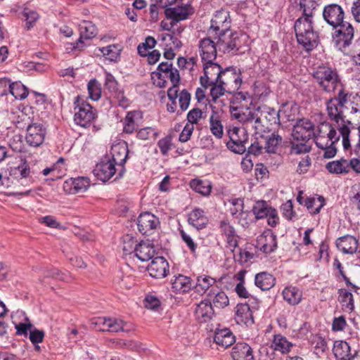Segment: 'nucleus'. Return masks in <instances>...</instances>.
I'll list each match as a JSON object with an SVG mask.
<instances>
[{
	"mask_svg": "<svg viewBox=\"0 0 360 360\" xmlns=\"http://www.w3.org/2000/svg\"><path fill=\"white\" fill-rule=\"evenodd\" d=\"M256 247L265 254L274 252L277 248L276 236L272 233H263L257 237Z\"/></svg>",
	"mask_w": 360,
	"mask_h": 360,
	"instance_id": "20",
	"label": "nucleus"
},
{
	"mask_svg": "<svg viewBox=\"0 0 360 360\" xmlns=\"http://www.w3.org/2000/svg\"><path fill=\"white\" fill-rule=\"evenodd\" d=\"M172 137L170 136H167L158 142V146L164 156L168 155L169 151L172 149Z\"/></svg>",
	"mask_w": 360,
	"mask_h": 360,
	"instance_id": "58",
	"label": "nucleus"
},
{
	"mask_svg": "<svg viewBox=\"0 0 360 360\" xmlns=\"http://www.w3.org/2000/svg\"><path fill=\"white\" fill-rule=\"evenodd\" d=\"M216 283L215 278L209 276H199L197 277L195 289L198 293H205Z\"/></svg>",
	"mask_w": 360,
	"mask_h": 360,
	"instance_id": "38",
	"label": "nucleus"
},
{
	"mask_svg": "<svg viewBox=\"0 0 360 360\" xmlns=\"http://www.w3.org/2000/svg\"><path fill=\"white\" fill-rule=\"evenodd\" d=\"M248 136L242 137L240 139H236L233 136V141L227 142L226 146L228 148L231 150L235 153L243 154L245 152L247 147L245 146L248 142Z\"/></svg>",
	"mask_w": 360,
	"mask_h": 360,
	"instance_id": "45",
	"label": "nucleus"
},
{
	"mask_svg": "<svg viewBox=\"0 0 360 360\" xmlns=\"http://www.w3.org/2000/svg\"><path fill=\"white\" fill-rule=\"evenodd\" d=\"M326 134L328 140L332 143H336L339 139L340 136L337 134L336 130L329 123L322 124L321 128L319 129L321 134Z\"/></svg>",
	"mask_w": 360,
	"mask_h": 360,
	"instance_id": "53",
	"label": "nucleus"
},
{
	"mask_svg": "<svg viewBox=\"0 0 360 360\" xmlns=\"http://www.w3.org/2000/svg\"><path fill=\"white\" fill-rule=\"evenodd\" d=\"M282 295L283 299L292 306L300 304L302 299V291L298 288L292 285L285 287Z\"/></svg>",
	"mask_w": 360,
	"mask_h": 360,
	"instance_id": "32",
	"label": "nucleus"
},
{
	"mask_svg": "<svg viewBox=\"0 0 360 360\" xmlns=\"http://www.w3.org/2000/svg\"><path fill=\"white\" fill-rule=\"evenodd\" d=\"M138 114L136 111L127 112L124 120L123 131L127 134H132L137 128V124L134 121L136 115Z\"/></svg>",
	"mask_w": 360,
	"mask_h": 360,
	"instance_id": "50",
	"label": "nucleus"
},
{
	"mask_svg": "<svg viewBox=\"0 0 360 360\" xmlns=\"http://www.w3.org/2000/svg\"><path fill=\"white\" fill-rule=\"evenodd\" d=\"M89 98L94 101H98L101 96V84L96 79H91L87 85Z\"/></svg>",
	"mask_w": 360,
	"mask_h": 360,
	"instance_id": "52",
	"label": "nucleus"
},
{
	"mask_svg": "<svg viewBox=\"0 0 360 360\" xmlns=\"http://www.w3.org/2000/svg\"><path fill=\"white\" fill-rule=\"evenodd\" d=\"M325 199L323 196L315 198H307L304 200V206L313 214L319 213L321 209L323 207Z\"/></svg>",
	"mask_w": 360,
	"mask_h": 360,
	"instance_id": "40",
	"label": "nucleus"
},
{
	"mask_svg": "<svg viewBox=\"0 0 360 360\" xmlns=\"http://www.w3.org/2000/svg\"><path fill=\"white\" fill-rule=\"evenodd\" d=\"M333 352L337 360H352L357 354L356 350L352 353L350 345L343 340L334 342Z\"/></svg>",
	"mask_w": 360,
	"mask_h": 360,
	"instance_id": "22",
	"label": "nucleus"
},
{
	"mask_svg": "<svg viewBox=\"0 0 360 360\" xmlns=\"http://www.w3.org/2000/svg\"><path fill=\"white\" fill-rule=\"evenodd\" d=\"M292 136L295 141L307 142L315 136L314 123L306 118L298 120L293 127Z\"/></svg>",
	"mask_w": 360,
	"mask_h": 360,
	"instance_id": "10",
	"label": "nucleus"
},
{
	"mask_svg": "<svg viewBox=\"0 0 360 360\" xmlns=\"http://www.w3.org/2000/svg\"><path fill=\"white\" fill-rule=\"evenodd\" d=\"M231 116L243 124L252 123L254 120V112L246 108L245 111H240L237 107H230Z\"/></svg>",
	"mask_w": 360,
	"mask_h": 360,
	"instance_id": "35",
	"label": "nucleus"
},
{
	"mask_svg": "<svg viewBox=\"0 0 360 360\" xmlns=\"http://www.w3.org/2000/svg\"><path fill=\"white\" fill-rule=\"evenodd\" d=\"M159 225V219L148 212L140 214L137 219L138 230L143 235L150 236Z\"/></svg>",
	"mask_w": 360,
	"mask_h": 360,
	"instance_id": "16",
	"label": "nucleus"
},
{
	"mask_svg": "<svg viewBox=\"0 0 360 360\" xmlns=\"http://www.w3.org/2000/svg\"><path fill=\"white\" fill-rule=\"evenodd\" d=\"M311 150V146L307 145L305 143H292L290 148V153L300 155L302 153H307Z\"/></svg>",
	"mask_w": 360,
	"mask_h": 360,
	"instance_id": "62",
	"label": "nucleus"
},
{
	"mask_svg": "<svg viewBox=\"0 0 360 360\" xmlns=\"http://www.w3.org/2000/svg\"><path fill=\"white\" fill-rule=\"evenodd\" d=\"M9 175L16 179H26L30 174V167L29 163L25 159H20V163L17 166L11 167L8 169Z\"/></svg>",
	"mask_w": 360,
	"mask_h": 360,
	"instance_id": "30",
	"label": "nucleus"
},
{
	"mask_svg": "<svg viewBox=\"0 0 360 360\" xmlns=\"http://www.w3.org/2000/svg\"><path fill=\"white\" fill-rule=\"evenodd\" d=\"M312 77L320 89L326 93H334L338 86H345L338 70L329 66H319Z\"/></svg>",
	"mask_w": 360,
	"mask_h": 360,
	"instance_id": "4",
	"label": "nucleus"
},
{
	"mask_svg": "<svg viewBox=\"0 0 360 360\" xmlns=\"http://www.w3.org/2000/svg\"><path fill=\"white\" fill-rule=\"evenodd\" d=\"M193 13L194 8L191 3H184L183 0H179L174 6H172L170 8H166V10H165L167 18L175 22L186 20Z\"/></svg>",
	"mask_w": 360,
	"mask_h": 360,
	"instance_id": "12",
	"label": "nucleus"
},
{
	"mask_svg": "<svg viewBox=\"0 0 360 360\" xmlns=\"http://www.w3.org/2000/svg\"><path fill=\"white\" fill-rule=\"evenodd\" d=\"M202 112L198 108H193L187 114L188 124L193 125L197 124L199 120L202 117Z\"/></svg>",
	"mask_w": 360,
	"mask_h": 360,
	"instance_id": "61",
	"label": "nucleus"
},
{
	"mask_svg": "<svg viewBox=\"0 0 360 360\" xmlns=\"http://www.w3.org/2000/svg\"><path fill=\"white\" fill-rule=\"evenodd\" d=\"M22 14L25 19L27 30L31 29L39 19V14L35 11L29 8H25Z\"/></svg>",
	"mask_w": 360,
	"mask_h": 360,
	"instance_id": "54",
	"label": "nucleus"
},
{
	"mask_svg": "<svg viewBox=\"0 0 360 360\" xmlns=\"http://www.w3.org/2000/svg\"><path fill=\"white\" fill-rule=\"evenodd\" d=\"M222 70L223 68L214 61L203 62V75L200 77L201 86L205 89L214 86L219 79L217 77L221 74Z\"/></svg>",
	"mask_w": 360,
	"mask_h": 360,
	"instance_id": "11",
	"label": "nucleus"
},
{
	"mask_svg": "<svg viewBox=\"0 0 360 360\" xmlns=\"http://www.w3.org/2000/svg\"><path fill=\"white\" fill-rule=\"evenodd\" d=\"M147 270L151 277L162 278L169 272V264L163 257H157L152 260Z\"/></svg>",
	"mask_w": 360,
	"mask_h": 360,
	"instance_id": "18",
	"label": "nucleus"
},
{
	"mask_svg": "<svg viewBox=\"0 0 360 360\" xmlns=\"http://www.w3.org/2000/svg\"><path fill=\"white\" fill-rule=\"evenodd\" d=\"M328 172L335 174H346L349 173L348 160L341 158L339 160L331 161L326 164Z\"/></svg>",
	"mask_w": 360,
	"mask_h": 360,
	"instance_id": "34",
	"label": "nucleus"
},
{
	"mask_svg": "<svg viewBox=\"0 0 360 360\" xmlns=\"http://www.w3.org/2000/svg\"><path fill=\"white\" fill-rule=\"evenodd\" d=\"M74 105L75 123L81 127H87L96 117V110L79 96L75 97Z\"/></svg>",
	"mask_w": 360,
	"mask_h": 360,
	"instance_id": "6",
	"label": "nucleus"
},
{
	"mask_svg": "<svg viewBox=\"0 0 360 360\" xmlns=\"http://www.w3.org/2000/svg\"><path fill=\"white\" fill-rule=\"evenodd\" d=\"M235 320L239 325H245L248 326L254 323L252 312L248 304H237L235 312Z\"/></svg>",
	"mask_w": 360,
	"mask_h": 360,
	"instance_id": "23",
	"label": "nucleus"
},
{
	"mask_svg": "<svg viewBox=\"0 0 360 360\" xmlns=\"http://www.w3.org/2000/svg\"><path fill=\"white\" fill-rule=\"evenodd\" d=\"M273 344L274 345V349L280 351L283 354L289 352L292 347V344L285 337L280 334L274 335Z\"/></svg>",
	"mask_w": 360,
	"mask_h": 360,
	"instance_id": "44",
	"label": "nucleus"
},
{
	"mask_svg": "<svg viewBox=\"0 0 360 360\" xmlns=\"http://www.w3.org/2000/svg\"><path fill=\"white\" fill-rule=\"evenodd\" d=\"M336 246L345 254H353L357 250L358 241L354 237L346 235L337 239Z\"/></svg>",
	"mask_w": 360,
	"mask_h": 360,
	"instance_id": "27",
	"label": "nucleus"
},
{
	"mask_svg": "<svg viewBox=\"0 0 360 360\" xmlns=\"http://www.w3.org/2000/svg\"><path fill=\"white\" fill-rule=\"evenodd\" d=\"M104 85L113 96L122 91L119 88L118 83L114 76L110 72H105Z\"/></svg>",
	"mask_w": 360,
	"mask_h": 360,
	"instance_id": "51",
	"label": "nucleus"
},
{
	"mask_svg": "<svg viewBox=\"0 0 360 360\" xmlns=\"http://www.w3.org/2000/svg\"><path fill=\"white\" fill-rule=\"evenodd\" d=\"M115 166L116 165L110 160V156L106 155L96 165L94 173L98 179L106 182L116 174Z\"/></svg>",
	"mask_w": 360,
	"mask_h": 360,
	"instance_id": "17",
	"label": "nucleus"
},
{
	"mask_svg": "<svg viewBox=\"0 0 360 360\" xmlns=\"http://www.w3.org/2000/svg\"><path fill=\"white\" fill-rule=\"evenodd\" d=\"M257 110H261V114L264 116L269 124H281L280 111L268 106L259 107Z\"/></svg>",
	"mask_w": 360,
	"mask_h": 360,
	"instance_id": "39",
	"label": "nucleus"
},
{
	"mask_svg": "<svg viewBox=\"0 0 360 360\" xmlns=\"http://www.w3.org/2000/svg\"><path fill=\"white\" fill-rule=\"evenodd\" d=\"M352 93L346 90L345 86L339 89L337 95L326 101V112L328 118L335 122L337 127L342 124H352L351 121L345 120L344 109L347 108Z\"/></svg>",
	"mask_w": 360,
	"mask_h": 360,
	"instance_id": "3",
	"label": "nucleus"
},
{
	"mask_svg": "<svg viewBox=\"0 0 360 360\" xmlns=\"http://www.w3.org/2000/svg\"><path fill=\"white\" fill-rule=\"evenodd\" d=\"M255 284L262 290H268L276 284L275 277L266 271L257 274L255 277Z\"/></svg>",
	"mask_w": 360,
	"mask_h": 360,
	"instance_id": "31",
	"label": "nucleus"
},
{
	"mask_svg": "<svg viewBox=\"0 0 360 360\" xmlns=\"http://www.w3.org/2000/svg\"><path fill=\"white\" fill-rule=\"evenodd\" d=\"M190 186L195 192L203 195H209L212 190V186L209 182L196 179L191 181Z\"/></svg>",
	"mask_w": 360,
	"mask_h": 360,
	"instance_id": "46",
	"label": "nucleus"
},
{
	"mask_svg": "<svg viewBox=\"0 0 360 360\" xmlns=\"http://www.w3.org/2000/svg\"><path fill=\"white\" fill-rule=\"evenodd\" d=\"M207 300L216 308H224L229 304V298L226 293L219 289H212L207 295Z\"/></svg>",
	"mask_w": 360,
	"mask_h": 360,
	"instance_id": "33",
	"label": "nucleus"
},
{
	"mask_svg": "<svg viewBox=\"0 0 360 360\" xmlns=\"http://www.w3.org/2000/svg\"><path fill=\"white\" fill-rule=\"evenodd\" d=\"M10 94L14 96L15 99H25L28 95L27 88L20 82L11 83Z\"/></svg>",
	"mask_w": 360,
	"mask_h": 360,
	"instance_id": "43",
	"label": "nucleus"
},
{
	"mask_svg": "<svg viewBox=\"0 0 360 360\" xmlns=\"http://www.w3.org/2000/svg\"><path fill=\"white\" fill-rule=\"evenodd\" d=\"M273 208L269 207L267 203L264 200L257 201L252 207V212L255 215V217L259 219H263L268 216L270 212V210Z\"/></svg>",
	"mask_w": 360,
	"mask_h": 360,
	"instance_id": "48",
	"label": "nucleus"
},
{
	"mask_svg": "<svg viewBox=\"0 0 360 360\" xmlns=\"http://www.w3.org/2000/svg\"><path fill=\"white\" fill-rule=\"evenodd\" d=\"M44 332L37 328L31 329L30 332V340L34 344L41 342L44 340Z\"/></svg>",
	"mask_w": 360,
	"mask_h": 360,
	"instance_id": "64",
	"label": "nucleus"
},
{
	"mask_svg": "<svg viewBox=\"0 0 360 360\" xmlns=\"http://www.w3.org/2000/svg\"><path fill=\"white\" fill-rule=\"evenodd\" d=\"M173 69L172 64L168 62H162L157 68V70L152 72V78L157 77L156 86L160 88L166 86L167 82L165 79L167 75Z\"/></svg>",
	"mask_w": 360,
	"mask_h": 360,
	"instance_id": "29",
	"label": "nucleus"
},
{
	"mask_svg": "<svg viewBox=\"0 0 360 360\" xmlns=\"http://www.w3.org/2000/svg\"><path fill=\"white\" fill-rule=\"evenodd\" d=\"M135 256L141 262L149 261L155 254L154 247L150 243L141 241L134 248Z\"/></svg>",
	"mask_w": 360,
	"mask_h": 360,
	"instance_id": "28",
	"label": "nucleus"
},
{
	"mask_svg": "<svg viewBox=\"0 0 360 360\" xmlns=\"http://www.w3.org/2000/svg\"><path fill=\"white\" fill-rule=\"evenodd\" d=\"M231 20L229 12L226 9L217 11L211 20L210 34L219 35L224 32H229Z\"/></svg>",
	"mask_w": 360,
	"mask_h": 360,
	"instance_id": "8",
	"label": "nucleus"
},
{
	"mask_svg": "<svg viewBox=\"0 0 360 360\" xmlns=\"http://www.w3.org/2000/svg\"><path fill=\"white\" fill-rule=\"evenodd\" d=\"M283 216L288 220L292 221L296 218V214L293 210L292 202L290 200L287 201L281 207Z\"/></svg>",
	"mask_w": 360,
	"mask_h": 360,
	"instance_id": "57",
	"label": "nucleus"
},
{
	"mask_svg": "<svg viewBox=\"0 0 360 360\" xmlns=\"http://www.w3.org/2000/svg\"><path fill=\"white\" fill-rule=\"evenodd\" d=\"M323 18L333 28L345 22L344 21L345 12L342 8L337 4L325 6L323 10Z\"/></svg>",
	"mask_w": 360,
	"mask_h": 360,
	"instance_id": "14",
	"label": "nucleus"
},
{
	"mask_svg": "<svg viewBox=\"0 0 360 360\" xmlns=\"http://www.w3.org/2000/svg\"><path fill=\"white\" fill-rule=\"evenodd\" d=\"M214 342L221 347L226 349L236 342V337L229 328L216 329L214 335Z\"/></svg>",
	"mask_w": 360,
	"mask_h": 360,
	"instance_id": "21",
	"label": "nucleus"
},
{
	"mask_svg": "<svg viewBox=\"0 0 360 360\" xmlns=\"http://www.w3.org/2000/svg\"><path fill=\"white\" fill-rule=\"evenodd\" d=\"M99 51L106 59L113 62L117 61L120 55V49L114 44L100 48Z\"/></svg>",
	"mask_w": 360,
	"mask_h": 360,
	"instance_id": "49",
	"label": "nucleus"
},
{
	"mask_svg": "<svg viewBox=\"0 0 360 360\" xmlns=\"http://www.w3.org/2000/svg\"><path fill=\"white\" fill-rule=\"evenodd\" d=\"M80 37L75 42L70 44V47H67L68 51H81L84 47L83 39H90L96 37L97 34V28L91 21H84L79 27Z\"/></svg>",
	"mask_w": 360,
	"mask_h": 360,
	"instance_id": "15",
	"label": "nucleus"
},
{
	"mask_svg": "<svg viewBox=\"0 0 360 360\" xmlns=\"http://www.w3.org/2000/svg\"><path fill=\"white\" fill-rule=\"evenodd\" d=\"M194 130V127L192 124H186L181 134H179V141L184 143L188 141Z\"/></svg>",
	"mask_w": 360,
	"mask_h": 360,
	"instance_id": "63",
	"label": "nucleus"
},
{
	"mask_svg": "<svg viewBox=\"0 0 360 360\" xmlns=\"http://www.w3.org/2000/svg\"><path fill=\"white\" fill-rule=\"evenodd\" d=\"M188 222L198 230L203 229L208 224V218L203 210L195 208L188 216Z\"/></svg>",
	"mask_w": 360,
	"mask_h": 360,
	"instance_id": "26",
	"label": "nucleus"
},
{
	"mask_svg": "<svg viewBox=\"0 0 360 360\" xmlns=\"http://www.w3.org/2000/svg\"><path fill=\"white\" fill-rule=\"evenodd\" d=\"M75 181V194L84 193L90 186L89 179L86 177H77Z\"/></svg>",
	"mask_w": 360,
	"mask_h": 360,
	"instance_id": "55",
	"label": "nucleus"
},
{
	"mask_svg": "<svg viewBox=\"0 0 360 360\" xmlns=\"http://www.w3.org/2000/svg\"><path fill=\"white\" fill-rule=\"evenodd\" d=\"M179 233L182 240L186 244L192 254H195L198 248L197 244L193 241L192 238L188 235L183 229L179 230Z\"/></svg>",
	"mask_w": 360,
	"mask_h": 360,
	"instance_id": "60",
	"label": "nucleus"
},
{
	"mask_svg": "<svg viewBox=\"0 0 360 360\" xmlns=\"http://www.w3.org/2000/svg\"><path fill=\"white\" fill-rule=\"evenodd\" d=\"M127 325V323L122 319L110 317L108 328H99L98 331L109 333L127 332L130 329L126 328Z\"/></svg>",
	"mask_w": 360,
	"mask_h": 360,
	"instance_id": "37",
	"label": "nucleus"
},
{
	"mask_svg": "<svg viewBox=\"0 0 360 360\" xmlns=\"http://www.w3.org/2000/svg\"><path fill=\"white\" fill-rule=\"evenodd\" d=\"M210 131L217 139H221L224 135L223 125L219 120V115L214 111L210 117Z\"/></svg>",
	"mask_w": 360,
	"mask_h": 360,
	"instance_id": "41",
	"label": "nucleus"
},
{
	"mask_svg": "<svg viewBox=\"0 0 360 360\" xmlns=\"http://www.w3.org/2000/svg\"><path fill=\"white\" fill-rule=\"evenodd\" d=\"M217 42L211 40L210 37L201 39L199 42V49L202 61H214L217 58Z\"/></svg>",
	"mask_w": 360,
	"mask_h": 360,
	"instance_id": "19",
	"label": "nucleus"
},
{
	"mask_svg": "<svg viewBox=\"0 0 360 360\" xmlns=\"http://www.w3.org/2000/svg\"><path fill=\"white\" fill-rule=\"evenodd\" d=\"M217 47L219 51L224 53L232 51H238L240 46V39L237 32H224L217 35Z\"/></svg>",
	"mask_w": 360,
	"mask_h": 360,
	"instance_id": "13",
	"label": "nucleus"
},
{
	"mask_svg": "<svg viewBox=\"0 0 360 360\" xmlns=\"http://www.w3.org/2000/svg\"><path fill=\"white\" fill-rule=\"evenodd\" d=\"M217 78V83L210 89V96L214 102L226 93L231 94L238 91L242 84L241 71L235 66L223 68Z\"/></svg>",
	"mask_w": 360,
	"mask_h": 360,
	"instance_id": "2",
	"label": "nucleus"
},
{
	"mask_svg": "<svg viewBox=\"0 0 360 360\" xmlns=\"http://www.w3.org/2000/svg\"><path fill=\"white\" fill-rule=\"evenodd\" d=\"M231 357L233 360H254L252 349L245 342H238L232 348Z\"/></svg>",
	"mask_w": 360,
	"mask_h": 360,
	"instance_id": "25",
	"label": "nucleus"
},
{
	"mask_svg": "<svg viewBox=\"0 0 360 360\" xmlns=\"http://www.w3.org/2000/svg\"><path fill=\"white\" fill-rule=\"evenodd\" d=\"M197 320L200 323H207L214 316V311L210 300L205 299L197 305L195 311Z\"/></svg>",
	"mask_w": 360,
	"mask_h": 360,
	"instance_id": "24",
	"label": "nucleus"
},
{
	"mask_svg": "<svg viewBox=\"0 0 360 360\" xmlns=\"http://www.w3.org/2000/svg\"><path fill=\"white\" fill-rule=\"evenodd\" d=\"M302 15L296 20L294 30L297 41L307 51H311L319 44V37L313 27L314 11L308 6L306 0H300Z\"/></svg>",
	"mask_w": 360,
	"mask_h": 360,
	"instance_id": "1",
	"label": "nucleus"
},
{
	"mask_svg": "<svg viewBox=\"0 0 360 360\" xmlns=\"http://www.w3.org/2000/svg\"><path fill=\"white\" fill-rule=\"evenodd\" d=\"M349 124H342V125L337 127L342 137V145L345 150H348L350 145L349 134L350 129L349 128Z\"/></svg>",
	"mask_w": 360,
	"mask_h": 360,
	"instance_id": "56",
	"label": "nucleus"
},
{
	"mask_svg": "<svg viewBox=\"0 0 360 360\" xmlns=\"http://www.w3.org/2000/svg\"><path fill=\"white\" fill-rule=\"evenodd\" d=\"M27 134L25 136L27 143L32 147H38L44 141L46 134V127L41 123H32L30 117H27Z\"/></svg>",
	"mask_w": 360,
	"mask_h": 360,
	"instance_id": "9",
	"label": "nucleus"
},
{
	"mask_svg": "<svg viewBox=\"0 0 360 360\" xmlns=\"http://www.w3.org/2000/svg\"><path fill=\"white\" fill-rule=\"evenodd\" d=\"M266 143L264 148L268 153H276L278 146L282 142V136L274 132L266 137Z\"/></svg>",
	"mask_w": 360,
	"mask_h": 360,
	"instance_id": "42",
	"label": "nucleus"
},
{
	"mask_svg": "<svg viewBox=\"0 0 360 360\" xmlns=\"http://www.w3.org/2000/svg\"><path fill=\"white\" fill-rule=\"evenodd\" d=\"M128 145L125 141L115 143L111 146L110 160L121 167L117 173L115 180L121 179L126 172L124 164L128 158Z\"/></svg>",
	"mask_w": 360,
	"mask_h": 360,
	"instance_id": "7",
	"label": "nucleus"
},
{
	"mask_svg": "<svg viewBox=\"0 0 360 360\" xmlns=\"http://www.w3.org/2000/svg\"><path fill=\"white\" fill-rule=\"evenodd\" d=\"M338 294L340 302L342 304L344 308L349 311H352L354 309V298L352 292L345 289H339Z\"/></svg>",
	"mask_w": 360,
	"mask_h": 360,
	"instance_id": "47",
	"label": "nucleus"
},
{
	"mask_svg": "<svg viewBox=\"0 0 360 360\" xmlns=\"http://www.w3.org/2000/svg\"><path fill=\"white\" fill-rule=\"evenodd\" d=\"M334 32L332 34L333 42L335 47L344 53L349 52L352 57L357 53H353L352 51L354 36L353 26L348 22H345L336 27H333Z\"/></svg>",
	"mask_w": 360,
	"mask_h": 360,
	"instance_id": "5",
	"label": "nucleus"
},
{
	"mask_svg": "<svg viewBox=\"0 0 360 360\" xmlns=\"http://www.w3.org/2000/svg\"><path fill=\"white\" fill-rule=\"evenodd\" d=\"M191 96V94L186 89L182 90L179 95V103L181 111H185L188 109Z\"/></svg>",
	"mask_w": 360,
	"mask_h": 360,
	"instance_id": "59",
	"label": "nucleus"
},
{
	"mask_svg": "<svg viewBox=\"0 0 360 360\" xmlns=\"http://www.w3.org/2000/svg\"><path fill=\"white\" fill-rule=\"evenodd\" d=\"M172 288L174 291L186 292L192 288L191 278L179 274L176 276L172 282Z\"/></svg>",
	"mask_w": 360,
	"mask_h": 360,
	"instance_id": "36",
	"label": "nucleus"
}]
</instances>
